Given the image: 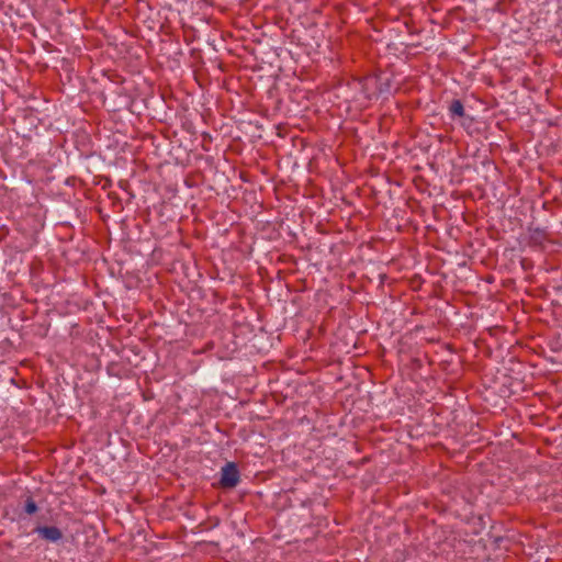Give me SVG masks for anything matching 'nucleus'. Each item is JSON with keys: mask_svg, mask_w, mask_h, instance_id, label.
Masks as SVG:
<instances>
[{"mask_svg": "<svg viewBox=\"0 0 562 562\" xmlns=\"http://www.w3.org/2000/svg\"><path fill=\"white\" fill-rule=\"evenodd\" d=\"M449 112L452 116H463L464 106L460 100H453L449 106Z\"/></svg>", "mask_w": 562, "mask_h": 562, "instance_id": "20e7f679", "label": "nucleus"}, {"mask_svg": "<svg viewBox=\"0 0 562 562\" xmlns=\"http://www.w3.org/2000/svg\"><path fill=\"white\" fill-rule=\"evenodd\" d=\"M43 539L50 541V542H57L63 538V532L59 528L54 526H44L38 527L35 530Z\"/></svg>", "mask_w": 562, "mask_h": 562, "instance_id": "7ed1b4c3", "label": "nucleus"}, {"mask_svg": "<svg viewBox=\"0 0 562 562\" xmlns=\"http://www.w3.org/2000/svg\"><path fill=\"white\" fill-rule=\"evenodd\" d=\"M37 510V505L36 503L33 501V498L29 497L25 502V512L30 515L36 513Z\"/></svg>", "mask_w": 562, "mask_h": 562, "instance_id": "39448f33", "label": "nucleus"}, {"mask_svg": "<svg viewBox=\"0 0 562 562\" xmlns=\"http://www.w3.org/2000/svg\"><path fill=\"white\" fill-rule=\"evenodd\" d=\"M375 85L376 80L374 77H364L353 80L351 86L355 90L358 91L356 101L360 102L361 104L366 101H369L375 93Z\"/></svg>", "mask_w": 562, "mask_h": 562, "instance_id": "f257e3e1", "label": "nucleus"}, {"mask_svg": "<svg viewBox=\"0 0 562 562\" xmlns=\"http://www.w3.org/2000/svg\"><path fill=\"white\" fill-rule=\"evenodd\" d=\"M239 482V472L232 462L222 469L221 485L226 488L235 487Z\"/></svg>", "mask_w": 562, "mask_h": 562, "instance_id": "f03ea898", "label": "nucleus"}]
</instances>
